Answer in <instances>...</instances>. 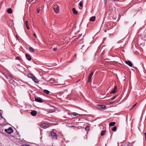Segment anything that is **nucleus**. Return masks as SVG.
Returning a JSON list of instances; mask_svg holds the SVG:
<instances>
[{
	"instance_id": "nucleus-14",
	"label": "nucleus",
	"mask_w": 146,
	"mask_h": 146,
	"mask_svg": "<svg viewBox=\"0 0 146 146\" xmlns=\"http://www.w3.org/2000/svg\"><path fill=\"white\" fill-rule=\"evenodd\" d=\"M7 11L8 13L11 14L12 13L13 11L11 8H9L8 9Z\"/></svg>"
},
{
	"instance_id": "nucleus-34",
	"label": "nucleus",
	"mask_w": 146,
	"mask_h": 146,
	"mask_svg": "<svg viewBox=\"0 0 146 146\" xmlns=\"http://www.w3.org/2000/svg\"><path fill=\"white\" fill-rule=\"evenodd\" d=\"M20 58L18 57H16V58H15V59L16 60H19Z\"/></svg>"
},
{
	"instance_id": "nucleus-38",
	"label": "nucleus",
	"mask_w": 146,
	"mask_h": 146,
	"mask_svg": "<svg viewBox=\"0 0 146 146\" xmlns=\"http://www.w3.org/2000/svg\"><path fill=\"white\" fill-rule=\"evenodd\" d=\"M113 103H114V102H110V104H113Z\"/></svg>"
},
{
	"instance_id": "nucleus-35",
	"label": "nucleus",
	"mask_w": 146,
	"mask_h": 146,
	"mask_svg": "<svg viewBox=\"0 0 146 146\" xmlns=\"http://www.w3.org/2000/svg\"><path fill=\"white\" fill-rule=\"evenodd\" d=\"M33 35L35 36V37L36 38H37V37L36 36V34L35 33L34 34H33Z\"/></svg>"
},
{
	"instance_id": "nucleus-36",
	"label": "nucleus",
	"mask_w": 146,
	"mask_h": 146,
	"mask_svg": "<svg viewBox=\"0 0 146 146\" xmlns=\"http://www.w3.org/2000/svg\"><path fill=\"white\" fill-rule=\"evenodd\" d=\"M32 1H33L32 0H29V2L30 3H31Z\"/></svg>"
},
{
	"instance_id": "nucleus-21",
	"label": "nucleus",
	"mask_w": 146,
	"mask_h": 146,
	"mask_svg": "<svg viewBox=\"0 0 146 146\" xmlns=\"http://www.w3.org/2000/svg\"><path fill=\"white\" fill-rule=\"evenodd\" d=\"M85 130L88 131L90 130V127L89 126H87L85 128Z\"/></svg>"
},
{
	"instance_id": "nucleus-27",
	"label": "nucleus",
	"mask_w": 146,
	"mask_h": 146,
	"mask_svg": "<svg viewBox=\"0 0 146 146\" xmlns=\"http://www.w3.org/2000/svg\"><path fill=\"white\" fill-rule=\"evenodd\" d=\"M117 96H114L112 97L111 98V100H114V99H115L116 98V97Z\"/></svg>"
},
{
	"instance_id": "nucleus-7",
	"label": "nucleus",
	"mask_w": 146,
	"mask_h": 146,
	"mask_svg": "<svg viewBox=\"0 0 146 146\" xmlns=\"http://www.w3.org/2000/svg\"><path fill=\"white\" fill-rule=\"evenodd\" d=\"M82 50L81 52H84L87 50V47H86L84 45H83L82 47L81 48Z\"/></svg>"
},
{
	"instance_id": "nucleus-10",
	"label": "nucleus",
	"mask_w": 146,
	"mask_h": 146,
	"mask_svg": "<svg viewBox=\"0 0 146 146\" xmlns=\"http://www.w3.org/2000/svg\"><path fill=\"white\" fill-rule=\"evenodd\" d=\"M126 63L128 64L130 67H132L133 66V64L129 60L126 61L125 62Z\"/></svg>"
},
{
	"instance_id": "nucleus-5",
	"label": "nucleus",
	"mask_w": 146,
	"mask_h": 146,
	"mask_svg": "<svg viewBox=\"0 0 146 146\" xmlns=\"http://www.w3.org/2000/svg\"><path fill=\"white\" fill-rule=\"evenodd\" d=\"M49 126L50 125L48 124L44 123L41 125V127L42 128L46 129L49 127Z\"/></svg>"
},
{
	"instance_id": "nucleus-29",
	"label": "nucleus",
	"mask_w": 146,
	"mask_h": 146,
	"mask_svg": "<svg viewBox=\"0 0 146 146\" xmlns=\"http://www.w3.org/2000/svg\"><path fill=\"white\" fill-rule=\"evenodd\" d=\"M129 145V143H127L123 145V146H128Z\"/></svg>"
},
{
	"instance_id": "nucleus-22",
	"label": "nucleus",
	"mask_w": 146,
	"mask_h": 146,
	"mask_svg": "<svg viewBox=\"0 0 146 146\" xmlns=\"http://www.w3.org/2000/svg\"><path fill=\"white\" fill-rule=\"evenodd\" d=\"M116 126H114L112 128V130L113 131H115L116 130Z\"/></svg>"
},
{
	"instance_id": "nucleus-32",
	"label": "nucleus",
	"mask_w": 146,
	"mask_h": 146,
	"mask_svg": "<svg viewBox=\"0 0 146 146\" xmlns=\"http://www.w3.org/2000/svg\"><path fill=\"white\" fill-rule=\"evenodd\" d=\"M20 146H30L28 145H25V144H23V145H21Z\"/></svg>"
},
{
	"instance_id": "nucleus-25",
	"label": "nucleus",
	"mask_w": 146,
	"mask_h": 146,
	"mask_svg": "<svg viewBox=\"0 0 146 146\" xmlns=\"http://www.w3.org/2000/svg\"><path fill=\"white\" fill-rule=\"evenodd\" d=\"M15 82L14 80L13 79H11L9 81V82L11 84H13Z\"/></svg>"
},
{
	"instance_id": "nucleus-13",
	"label": "nucleus",
	"mask_w": 146,
	"mask_h": 146,
	"mask_svg": "<svg viewBox=\"0 0 146 146\" xmlns=\"http://www.w3.org/2000/svg\"><path fill=\"white\" fill-rule=\"evenodd\" d=\"M26 57L27 59L29 60H30L31 59V56L29 55L26 54Z\"/></svg>"
},
{
	"instance_id": "nucleus-20",
	"label": "nucleus",
	"mask_w": 146,
	"mask_h": 146,
	"mask_svg": "<svg viewBox=\"0 0 146 146\" xmlns=\"http://www.w3.org/2000/svg\"><path fill=\"white\" fill-rule=\"evenodd\" d=\"M44 93H46V94H49L50 92L49 91L47 90H44L43 91Z\"/></svg>"
},
{
	"instance_id": "nucleus-8",
	"label": "nucleus",
	"mask_w": 146,
	"mask_h": 146,
	"mask_svg": "<svg viewBox=\"0 0 146 146\" xmlns=\"http://www.w3.org/2000/svg\"><path fill=\"white\" fill-rule=\"evenodd\" d=\"M106 106L102 105H97V108L99 109H104L105 108Z\"/></svg>"
},
{
	"instance_id": "nucleus-9",
	"label": "nucleus",
	"mask_w": 146,
	"mask_h": 146,
	"mask_svg": "<svg viewBox=\"0 0 146 146\" xmlns=\"http://www.w3.org/2000/svg\"><path fill=\"white\" fill-rule=\"evenodd\" d=\"M117 90V87L116 86H115L113 89H112L111 91L110 92V94H114L115 93L116 91Z\"/></svg>"
},
{
	"instance_id": "nucleus-26",
	"label": "nucleus",
	"mask_w": 146,
	"mask_h": 146,
	"mask_svg": "<svg viewBox=\"0 0 146 146\" xmlns=\"http://www.w3.org/2000/svg\"><path fill=\"white\" fill-rule=\"evenodd\" d=\"M72 115L74 116H77L78 115H79V114H78L77 113H75V112L73 113Z\"/></svg>"
},
{
	"instance_id": "nucleus-17",
	"label": "nucleus",
	"mask_w": 146,
	"mask_h": 146,
	"mask_svg": "<svg viewBox=\"0 0 146 146\" xmlns=\"http://www.w3.org/2000/svg\"><path fill=\"white\" fill-rule=\"evenodd\" d=\"M72 11L74 14L75 15H76L78 13V11H76L75 8H73Z\"/></svg>"
},
{
	"instance_id": "nucleus-4",
	"label": "nucleus",
	"mask_w": 146,
	"mask_h": 146,
	"mask_svg": "<svg viewBox=\"0 0 146 146\" xmlns=\"http://www.w3.org/2000/svg\"><path fill=\"white\" fill-rule=\"evenodd\" d=\"M51 135L52 137V138L53 139H57V138L56 134L54 132H52L51 133Z\"/></svg>"
},
{
	"instance_id": "nucleus-39",
	"label": "nucleus",
	"mask_w": 146,
	"mask_h": 146,
	"mask_svg": "<svg viewBox=\"0 0 146 146\" xmlns=\"http://www.w3.org/2000/svg\"><path fill=\"white\" fill-rule=\"evenodd\" d=\"M127 23V22H125V24H126Z\"/></svg>"
},
{
	"instance_id": "nucleus-31",
	"label": "nucleus",
	"mask_w": 146,
	"mask_h": 146,
	"mask_svg": "<svg viewBox=\"0 0 146 146\" xmlns=\"http://www.w3.org/2000/svg\"><path fill=\"white\" fill-rule=\"evenodd\" d=\"M40 11V9L38 8V9H37V11H36V12L38 13Z\"/></svg>"
},
{
	"instance_id": "nucleus-12",
	"label": "nucleus",
	"mask_w": 146,
	"mask_h": 146,
	"mask_svg": "<svg viewBox=\"0 0 146 146\" xmlns=\"http://www.w3.org/2000/svg\"><path fill=\"white\" fill-rule=\"evenodd\" d=\"M94 74V72H92L89 75L88 78V82H90L91 81V80L92 78V76H93Z\"/></svg>"
},
{
	"instance_id": "nucleus-19",
	"label": "nucleus",
	"mask_w": 146,
	"mask_h": 146,
	"mask_svg": "<svg viewBox=\"0 0 146 146\" xmlns=\"http://www.w3.org/2000/svg\"><path fill=\"white\" fill-rule=\"evenodd\" d=\"M25 24H26V27H27V29L28 30H29V25H28V22L27 21H25Z\"/></svg>"
},
{
	"instance_id": "nucleus-24",
	"label": "nucleus",
	"mask_w": 146,
	"mask_h": 146,
	"mask_svg": "<svg viewBox=\"0 0 146 146\" xmlns=\"http://www.w3.org/2000/svg\"><path fill=\"white\" fill-rule=\"evenodd\" d=\"M105 132V131H102L101 132V136H103L104 135Z\"/></svg>"
},
{
	"instance_id": "nucleus-6",
	"label": "nucleus",
	"mask_w": 146,
	"mask_h": 146,
	"mask_svg": "<svg viewBox=\"0 0 146 146\" xmlns=\"http://www.w3.org/2000/svg\"><path fill=\"white\" fill-rule=\"evenodd\" d=\"M35 101L36 102H38L40 103H42L43 102V101L42 100V99L40 98H36L35 99Z\"/></svg>"
},
{
	"instance_id": "nucleus-30",
	"label": "nucleus",
	"mask_w": 146,
	"mask_h": 146,
	"mask_svg": "<svg viewBox=\"0 0 146 146\" xmlns=\"http://www.w3.org/2000/svg\"><path fill=\"white\" fill-rule=\"evenodd\" d=\"M49 111L50 112H54V110L53 109H51V110H50Z\"/></svg>"
},
{
	"instance_id": "nucleus-11",
	"label": "nucleus",
	"mask_w": 146,
	"mask_h": 146,
	"mask_svg": "<svg viewBox=\"0 0 146 146\" xmlns=\"http://www.w3.org/2000/svg\"><path fill=\"white\" fill-rule=\"evenodd\" d=\"M31 114L33 116H35L37 114V112L35 110H32L31 112Z\"/></svg>"
},
{
	"instance_id": "nucleus-1",
	"label": "nucleus",
	"mask_w": 146,
	"mask_h": 146,
	"mask_svg": "<svg viewBox=\"0 0 146 146\" xmlns=\"http://www.w3.org/2000/svg\"><path fill=\"white\" fill-rule=\"evenodd\" d=\"M28 76L31 78L32 80L36 83H38V80L33 74L29 73L28 74Z\"/></svg>"
},
{
	"instance_id": "nucleus-15",
	"label": "nucleus",
	"mask_w": 146,
	"mask_h": 146,
	"mask_svg": "<svg viewBox=\"0 0 146 146\" xmlns=\"http://www.w3.org/2000/svg\"><path fill=\"white\" fill-rule=\"evenodd\" d=\"M95 16H93L90 18L89 20L91 21H95Z\"/></svg>"
},
{
	"instance_id": "nucleus-28",
	"label": "nucleus",
	"mask_w": 146,
	"mask_h": 146,
	"mask_svg": "<svg viewBox=\"0 0 146 146\" xmlns=\"http://www.w3.org/2000/svg\"><path fill=\"white\" fill-rule=\"evenodd\" d=\"M136 104L137 103H136L134 105H133V106L130 109V110H131L132 109V108H134V107L136 105Z\"/></svg>"
},
{
	"instance_id": "nucleus-23",
	"label": "nucleus",
	"mask_w": 146,
	"mask_h": 146,
	"mask_svg": "<svg viewBox=\"0 0 146 146\" xmlns=\"http://www.w3.org/2000/svg\"><path fill=\"white\" fill-rule=\"evenodd\" d=\"M29 49L30 51L31 52H34V50L33 48L31 47H30L29 48Z\"/></svg>"
},
{
	"instance_id": "nucleus-18",
	"label": "nucleus",
	"mask_w": 146,
	"mask_h": 146,
	"mask_svg": "<svg viewBox=\"0 0 146 146\" xmlns=\"http://www.w3.org/2000/svg\"><path fill=\"white\" fill-rule=\"evenodd\" d=\"M115 124V122H111L109 124V126H114Z\"/></svg>"
},
{
	"instance_id": "nucleus-40",
	"label": "nucleus",
	"mask_w": 146,
	"mask_h": 146,
	"mask_svg": "<svg viewBox=\"0 0 146 146\" xmlns=\"http://www.w3.org/2000/svg\"><path fill=\"white\" fill-rule=\"evenodd\" d=\"M145 136H146V132L145 133Z\"/></svg>"
},
{
	"instance_id": "nucleus-37",
	"label": "nucleus",
	"mask_w": 146,
	"mask_h": 146,
	"mask_svg": "<svg viewBox=\"0 0 146 146\" xmlns=\"http://www.w3.org/2000/svg\"><path fill=\"white\" fill-rule=\"evenodd\" d=\"M104 31L105 32H106L107 31V30L106 29H105L104 30Z\"/></svg>"
},
{
	"instance_id": "nucleus-16",
	"label": "nucleus",
	"mask_w": 146,
	"mask_h": 146,
	"mask_svg": "<svg viewBox=\"0 0 146 146\" xmlns=\"http://www.w3.org/2000/svg\"><path fill=\"white\" fill-rule=\"evenodd\" d=\"M79 6H80V7L79 9H82V7H83V3L82 1H80L79 3Z\"/></svg>"
},
{
	"instance_id": "nucleus-3",
	"label": "nucleus",
	"mask_w": 146,
	"mask_h": 146,
	"mask_svg": "<svg viewBox=\"0 0 146 146\" xmlns=\"http://www.w3.org/2000/svg\"><path fill=\"white\" fill-rule=\"evenodd\" d=\"M5 131L8 134H11L13 132V130L12 127H10L8 129H5Z\"/></svg>"
},
{
	"instance_id": "nucleus-2",
	"label": "nucleus",
	"mask_w": 146,
	"mask_h": 146,
	"mask_svg": "<svg viewBox=\"0 0 146 146\" xmlns=\"http://www.w3.org/2000/svg\"><path fill=\"white\" fill-rule=\"evenodd\" d=\"M54 12L56 13H58L59 11V6L57 5H54L53 8Z\"/></svg>"
},
{
	"instance_id": "nucleus-33",
	"label": "nucleus",
	"mask_w": 146,
	"mask_h": 146,
	"mask_svg": "<svg viewBox=\"0 0 146 146\" xmlns=\"http://www.w3.org/2000/svg\"><path fill=\"white\" fill-rule=\"evenodd\" d=\"M57 50V48H53V50L54 51H56V50Z\"/></svg>"
}]
</instances>
